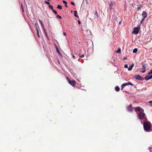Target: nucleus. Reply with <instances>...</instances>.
I'll return each instance as SVG.
<instances>
[{"mask_svg": "<svg viewBox=\"0 0 152 152\" xmlns=\"http://www.w3.org/2000/svg\"><path fill=\"white\" fill-rule=\"evenodd\" d=\"M95 14L96 15V16L97 17H98V15L97 14V11L96 10L95 11Z\"/></svg>", "mask_w": 152, "mask_h": 152, "instance_id": "c756f323", "label": "nucleus"}, {"mask_svg": "<svg viewBox=\"0 0 152 152\" xmlns=\"http://www.w3.org/2000/svg\"><path fill=\"white\" fill-rule=\"evenodd\" d=\"M134 109L135 112L139 111H144V110L139 107H134Z\"/></svg>", "mask_w": 152, "mask_h": 152, "instance_id": "423d86ee", "label": "nucleus"}, {"mask_svg": "<svg viewBox=\"0 0 152 152\" xmlns=\"http://www.w3.org/2000/svg\"><path fill=\"white\" fill-rule=\"evenodd\" d=\"M73 58H74V57H75L74 56H73Z\"/></svg>", "mask_w": 152, "mask_h": 152, "instance_id": "a18cd8bd", "label": "nucleus"}, {"mask_svg": "<svg viewBox=\"0 0 152 152\" xmlns=\"http://www.w3.org/2000/svg\"><path fill=\"white\" fill-rule=\"evenodd\" d=\"M56 17L60 19L61 18V16L59 15H57L56 16Z\"/></svg>", "mask_w": 152, "mask_h": 152, "instance_id": "a878e982", "label": "nucleus"}, {"mask_svg": "<svg viewBox=\"0 0 152 152\" xmlns=\"http://www.w3.org/2000/svg\"><path fill=\"white\" fill-rule=\"evenodd\" d=\"M63 3H64V4H67V2L66 1H64V0H63Z\"/></svg>", "mask_w": 152, "mask_h": 152, "instance_id": "72a5a7b5", "label": "nucleus"}, {"mask_svg": "<svg viewBox=\"0 0 152 152\" xmlns=\"http://www.w3.org/2000/svg\"><path fill=\"white\" fill-rule=\"evenodd\" d=\"M109 5L110 6V9L111 10L112 9L113 5V4L112 1H111L109 3Z\"/></svg>", "mask_w": 152, "mask_h": 152, "instance_id": "f8f14e48", "label": "nucleus"}, {"mask_svg": "<svg viewBox=\"0 0 152 152\" xmlns=\"http://www.w3.org/2000/svg\"><path fill=\"white\" fill-rule=\"evenodd\" d=\"M44 32L45 33V32H46L45 29L44 28Z\"/></svg>", "mask_w": 152, "mask_h": 152, "instance_id": "a19ab883", "label": "nucleus"}, {"mask_svg": "<svg viewBox=\"0 0 152 152\" xmlns=\"http://www.w3.org/2000/svg\"><path fill=\"white\" fill-rule=\"evenodd\" d=\"M48 7H49L50 8V9H51V10H53V7L52 6H51V5H49V6H48Z\"/></svg>", "mask_w": 152, "mask_h": 152, "instance_id": "5701e85b", "label": "nucleus"}, {"mask_svg": "<svg viewBox=\"0 0 152 152\" xmlns=\"http://www.w3.org/2000/svg\"><path fill=\"white\" fill-rule=\"evenodd\" d=\"M142 7V5H138L137 7V11H139L140 10V8Z\"/></svg>", "mask_w": 152, "mask_h": 152, "instance_id": "ddd939ff", "label": "nucleus"}, {"mask_svg": "<svg viewBox=\"0 0 152 152\" xmlns=\"http://www.w3.org/2000/svg\"><path fill=\"white\" fill-rule=\"evenodd\" d=\"M124 67L126 68H127L128 67V65L127 64H125L124 66Z\"/></svg>", "mask_w": 152, "mask_h": 152, "instance_id": "473e14b6", "label": "nucleus"}, {"mask_svg": "<svg viewBox=\"0 0 152 152\" xmlns=\"http://www.w3.org/2000/svg\"><path fill=\"white\" fill-rule=\"evenodd\" d=\"M52 11H53V13H54L56 15L57 14V12L56 10L53 9L52 10Z\"/></svg>", "mask_w": 152, "mask_h": 152, "instance_id": "b1692460", "label": "nucleus"}, {"mask_svg": "<svg viewBox=\"0 0 152 152\" xmlns=\"http://www.w3.org/2000/svg\"><path fill=\"white\" fill-rule=\"evenodd\" d=\"M45 35L47 38L48 39V40H49V37H48V35L47 32H45Z\"/></svg>", "mask_w": 152, "mask_h": 152, "instance_id": "412c9836", "label": "nucleus"}, {"mask_svg": "<svg viewBox=\"0 0 152 152\" xmlns=\"http://www.w3.org/2000/svg\"><path fill=\"white\" fill-rule=\"evenodd\" d=\"M63 34L65 36H66V33L65 32L63 33Z\"/></svg>", "mask_w": 152, "mask_h": 152, "instance_id": "ea45409f", "label": "nucleus"}, {"mask_svg": "<svg viewBox=\"0 0 152 152\" xmlns=\"http://www.w3.org/2000/svg\"><path fill=\"white\" fill-rule=\"evenodd\" d=\"M78 24L80 25L81 24V22L80 20H78Z\"/></svg>", "mask_w": 152, "mask_h": 152, "instance_id": "c9c22d12", "label": "nucleus"}, {"mask_svg": "<svg viewBox=\"0 0 152 152\" xmlns=\"http://www.w3.org/2000/svg\"><path fill=\"white\" fill-rule=\"evenodd\" d=\"M68 83L73 86H74L76 85V81L75 80H71L68 77H66Z\"/></svg>", "mask_w": 152, "mask_h": 152, "instance_id": "7ed1b4c3", "label": "nucleus"}, {"mask_svg": "<svg viewBox=\"0 0 152 152\" xmlns=\"http://www.w3.org/2000/svg\"><path fill=\"white\" fill-rule=\"evenodd\" d=\"M134 66V64H132V65L128 68V70L129 71L131 70Z\"/></svg>", "mask_w": 152, "mask_h": 152, "instance_id": "9b49d317", "label": "nucleus"}, {"mask_svg": "<svg viewBox=\"0 0 152 152\" xmlns=\"http://www.w3.org/2000/svg\"><path fill=\"white\" fill-rule=\"evenodd\" d=\"M146 69V66L145 64H143L142 65V68H141L142 69Z\"/></svg>", "mask_w": 152, "mask_h": 152, "instance_id": "aec40b11", "label": "nucleus"}, {"mask_svg": "<svg viewBox=\"0 0 152 152\" xmlns=\"http://www.w3.org/2000/svg\"><path fill=\"white\" fill-rule=\"evenodd\" d=\"M151 123L149 122L145 121L143 123L144 129L147 131L150 130L151 128Z\"/></svg>", "mask_w": 152, "mask_h": 152, "instance_id": "f03ea898", "label": "nucleus"}, {"mask_svg": "<svg viewBox=\"0 0 152 152\" xmlns=\"http://www.w3.org/2000/svg\"><path fill=\"white\" fill-rule=\"evenodd\" d=\"M84 57V55L83 54L82 55L80 56L79 58H83Z\"/></svg>", "mask_w": 152, "mask_h": 152, "instance_id": "7c9ffc66", "label": "nucleus"}, {"mask_svg": "<svg viewBox=\"0 0 152 152\" xmlns=\"http://www.w3.org/2000/svg\"><path fill=\"white\" fill-rule=\"evenodd\" d=\"M39 22L40 23L41 25L42 26L43 28H44L43 25L42 21L39 19Z\"/></svg>", "mask_w": 152, "mask_h": 152, "instance_id": "dca6fc26", "label": "nucleus"}, {"mask_svg": "<svg viewBox=\"0 0 152 152\" xmlns=\"http://www.w3.org/2000/svg\"><path fill=\"white\" fill-rule=\"evenodd\" d=\"M145 19L142 18V19L141 20L140 23V26L142 24V22L145 20Z\"/></svg>", "mask_w": 152, "mask_h": 152, "instance_id": "2eb2a0df", "label": "nucleus"}, {"mask_svg": "<svg viewBox=\"0 0 152 152\" xmlns=\"http://www.w3.org/2000/svg\"><path fill=\"white\" fill-rule=\"evenodd\" d=\"M21 9H22V12H24V8L23 7V5L22 3L21 4Z\"/></svg>", "mask_w": 152, "mask_h": 152, "instance_id": "4be33fe9", "label": "nucleus"}, {"mask_svg": "<svg viewBox=\"0 0 152 152\" xmlns=\"http://www.w3.org/2000/svg\"><path fill=\"white\" fill-rule=\"evenodd\" d=\"M131 85L133 86L134 84L130 82H129L128 83H124L122 84L121 85V90H122L123 88L126 86L128 85Z\"/></svg>", "mask_w": 152, "mask_h": 152, "instance_id": "39448f33", "label": "nucleus"}, {"mask_svg": "<svg viewBox=\"0 0 152 152\" xmlns=\"http://www.w3.org/2000/svg\"><path fill=\"white\" fill-rule=\"evenodd\" d=\"M57 52L58 53H60V52H59V51L58 48H57Z\"/></svg>", "mask_w": 152, "mask_h": 152, "instance_id": "4c0bfd02", "label": "nucleus"}, {"mask_svg": "<svg viewBox=\"0 0 152 152\" xmlns=\"http://www.w3.org/2000/svg\"><path fill=\"white\" fill-rule=\"evenodd\" d=\"M152 78V75L151 76H146L145 77V80H147L151 79Z\"/></svg>", "mask_w": 152, "mask_h": 152, "instance_id": "9d476101", "label": "nucleus"}, {"mask_svg": "<svg viewBox=\"0 0 152 152\" xmlns=\"http://www.w3.org/2000/svg\"><path fill=\"white\" fill-rule=\"evenodd\" d=\"M152 74V69L148 73V75Z\"/></svg>", "mask_w": 152, "mask_h": 152, "instance_id": "f704fd0d", "label": "nucleus"}, {"mask_svg": "<svg viewBox=\"0 0 152 152\" xmlns=\"http://www.w3.org/2000/svg\"><path fill=\"white\" fill-rule=\"evenodd\" d=\"M137 48H135L133 50V53H137Z\"/></svg>", "mask_w": 152, "mask_h": 152, "instance_id": "f3484780", "label": "nucleus"}, {"mask_svg": "<svg viewBox=\"0 0 152 152\" xmlns=\"http://www.w3.org/2000/svg\"><path fill=\"white\" fill-rule=\"evenodd\" d=\"M74 15L75 17H78V16L77 15V12L76 11H74Z\"/></svg>", "mask_w": 152, "mask_h": 152, "instance_id": "6ab92c4d", "label": "nucleus"}, {"mask_svg": "<svg viewBox=\"0 0 152 152\" xmlns=\"http://www.w3.org/2000/svg\"><path fill=\"white\" fill-rule=\"evenodd\" d=\"M115 90L117 91H118L120 90V88L118 86H116L115 87Z\"/></svg>", "mask_w": 152, "mask_h": 152, "instance_id": "4468645a", "label": "nucleus"}, {"mask_svg": "<svg viewBox=\"0 0 152 152\" xmlns=\"http://www.w3.org/2000/svg\"><path fill=\"white\" fill-rule=\"evenodd\" d=\"M71 3L72 5H75L74 3L73 2H71Z\"/></svg>", "mask_w": 152, "mask_h": 152, "instance_id": "e433bc0d", "label": "nucleus"}, {"mask_svg": "<svg viewBox=\"0 0 152 152\" xmlns=\"http://www.w3.org/2000/svg\"><path fill=\"white\" fill-rule=\"evenodd\" d=\"M134 78L137 80H141L142 77L140 75H135Z\"/></svg>", "mask_w": 152, "mask_h": 152, "instance_id": "6e6552de", "label": "nucleus"}, {"mask_svg": "<svg viewBox=\"0 0 152 152\" xmlns=\"http://www.w3.org/2000/svg\"><path fill=\"white\" fill-rule=\"evenodd\" d=\"M126 59V58H124V60H125V59Z\"/></svg>", "mask_w": 152, "mask_h": 152, "instance_id": "c03bdc74", "label": "nucleus"}, {"mask_svg": "<svg viewBox=\"0 0 152 152\" xmlns=\"http://www.w3.org/2000/svg\"><path fill=\"white\" fill-rule=\"evenodd\" d=\"M48 1H50V0H47Z\"/></svg>", "mask_w": 152, "mask_h": 152, "instance_id": "49530a36", "label": "nucleus"}, {"mask_svg": "<svg viewBox=\"0 0 152 152\" xmlns=\"http://www.w3.org/2000/svg\"><path fill=\"white\" fill-rule=\"evenodd\" d=\"M145 69H142V70L141 72L143 73L145 71Z\"/></svg>", "mask_w": 152, "mask_h": 152, "instance_id": "2f4dec72", "label": "nucleus"}, {"mask_svg": "<svg viewBox=\"0 0 152 152\" xmlns=\"http://www.w3.org/2000/svg\"><path fill=\"white\" fill-rule=\"evenodd\" d=\"M37 36H38V37H40V36H39V31H38V28H37Z\"/></svg>", "mask_w": 152, "mask_h": 152, "instance_id": "393cba45", "label": "nucleus"}, {"mask_svg": "<svg viewBox=\"0 0 152 152\" xmlns=\"http://www.w3.org/2000/svg\"><path fill=\"white\" fill-rule=\"evenodd\" d=\"M121 52V50L120 48H119L117 51V52L118 53H120Z\"/></svg>", "mask_w": 152, "mask_h": 152, "instance_id": "cd10ccee", "label": "nucleus"}, {"mask_svg": "<svg viewBox=\"0 0 152 152\" xmlns=\"http://www.w3.org/2000/svg\"><path fill=\"white\" fill-rule=\"evenodd\" d=\"M148 102L149 103H152V101H148Z\"/></svg>", "mask_w": 152, "mask_h": 152, "instance_id": "58836bf2", "label": "nucleus"}, {"mask_svg": "<svg viewBox=\"0 0 152 152\" xmlns=\"http://www.w3.org/2000/svg\"><path fill=\"white\" fill-rule=\"evenodd\" d=\"M121 21H120V22L119 23V25L121 24Z\"/></svg>", "mask_w": 152, "mask_h": 152, "instance_id": "37998d69", "label": "nucleus"}, {"mask_svg": "<svg viewBox=\"0 0 152 152\" xmlns=\"http://www.w3.org/2000/svg\"><path fill=\"white\" fill-rule=\"evenodd\" d=\"M35 26H36V29L37 30V28L38 27V25L37 23H35Z\"/></svg>", "mask_w": 152, "mask_h": 152, "instance_id": "bb28decb", "label": "nucleus"}, {"mask_svg": "<svg viewBox=\"0 0 152 152\" xmlns=\"http://www.w3.org/2000/svg\"><path fill=\"white\" fill-rule=\"evenodd\" d=\"M143 18L145 19L146 18L147 15V14L145 11H143L142 14Z\"/></svg>", "mask_w": 152, "mask_h": 152, "instance_id": "1a4fd4ad", "label": "nucleus"}, {"mask_svg": "<svg viewBox=\"0 0 152 152\" xmlns=\"http://www.w3.org/2000/svg\"><path fill=\"white\" fill-rule=\"evenodd\" d=\"M141 123H142V121H141Z\"/></svg>", "mask_w": 152, "mask_h": 152, "instance_id": "de8ad7c7", "label": "nucleus"}, {"mask_svg": "<svg viewBox=\"0 0 152 152\" xmlns=\"http://www.w3.org/2000/svg\"><path fill=\"white\" fill-rule=\"evenodd\" d=\"M143 112L144 111H140L138 113H137V114L139 118L141 121L143 120L144 121H145L147 120V118L146 117L145 114Z\"/></svg>", "mask_w": 152, "mask_h": 152, "instance_id": "f257e3e1", "label": "nucleus"}, {"mask_svg": "<svg viewBox=\"0 0 152 152\" xmlns=\"http://www.w3.org/2000/svg\"><path fill=\"white\" fill-rule=\"evenodd\" d=\"M57 8L59 9H62V7L61 6L58 5L57 6Z\"/></svg>", "mask_w": 152, "mask_h": 152, "instance_id": "a211bd4d", "label": "nucleus"}, {"mask_svg": "<svg viewBox=\"0 0 152 152\" xmlns=\"http://www.w3.org/2000/svg\"><path fill=\"white\" fill-rule=\"evenodd\" d=\"M140 25H139L138 27H135L134 28L133 31L132 33L134 34H137L138 33L139 30L140 29Z\"/></svg>", "mask_w": 152, "mask_h": 152, "instance_id": "20e7f679", "label": "nucleus"}, {"mask_svg": "<svg viewBox=\"0 0 152 152\" xmlns=\"http://www.w3.org/2000/svg\"><path fill=\"white\" fill-rule=\"evenodd\" d=\"M65 6L66 7H67V5H66V4L65 5Z\"/></svg>", "mask_w": 152, "mask_h": 152, "instance_id": "79ce46f5", "label": "nucleus"}, {"mask_svg": "<svg viewBox=\"0 0 152 152\" xmlns=\"http://www.w3.org/2000/svg\"><path fill=\"white\" fill-rule=\"evenodd\" d=\"M127 109L129 111L132 112L133 111V109L132 107V104H130L129 106L128 107Z\"/></svg>", "mask_w": 152, "mask_h": 152, "instance_id": "0eeeda50", "label": "nucleus"}, {"mask_svg": "<svg viewBox=\"0 0 152 152\" xmlns=\"http://www.w3.org/2000/svg\"><path fill=\"white\" fill-rule=\"evenodd\" d=\"M45 3L47 4H50V3L49 2L46 1H45Z\"/></svg>", "mask_w": 152, "mask_h": 152, "instance_id": "c85d7f7f", "label": "nucleus"}]
</instances>
